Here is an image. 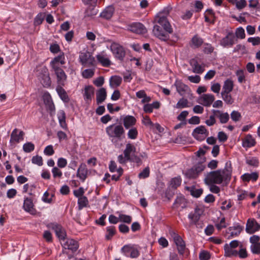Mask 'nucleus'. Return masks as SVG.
<instances>
[{
	"label": "nucleus",
	"mask_w": 260,
	"mask_h": 260,
	"mask_svg": "<svg viewBox=\"0 0 260 260\" xmlns=\"http://www.w3.org/2000/svg\"><path fill=\"white\" fill-rule=\"evenodd\" d=\"M232 172L231 164L230 162H227L223 169H219L208 173L204 179V181L207 185L220 184L223 182L227 184L231 180Z\"/></svg>",
	"instance_id": "nucleus-1"
},
{
	"label": "nucleus",
	"mask_w": 260,
	"mask_h": 260,
	"mask_svg": "<svg viewBox=\"0 0 260 260\" xmlns=\"http://www.w3.org/2000/svg\"><path fill=\"white\" fill-rule=\"evenodd\" d=\"M106 133L111 138L113 143L121 141L124 135V129L121 125L112 124L106 129Z\"/></svg>",
	"instance_id": "nucleus-2"
},
{
	"label": "nucleus",
	"mask_w": 260,
	"mask_h": 260,
	"mask_svg": "<svg viewBox=\"0 0 260 260\" xmlns=\"http://www.w3.org/2000/svg\"><path fill=\"white\" fill-rule=\"evenodd\" d=\"M169 234L173 239L174 242L176 244L179 253L182 254L185 248L184 242L181 237L176 234L174 231L170 230Z\"/></svg>",
	"instance_id": "nucleus-3"
},
{
	"label": "nucleus",
	"mask_w": 260,
	"mask_h": 260,
	"mask_svg": "<svg viewBox=\"0 0 260 260\" xmlns=\"http://www.w3.org/2000/svg\"><path fill=\"white\" fill-rule=\"evenodd\" d=\"M110 49L116 58L120 60H123L125 55V52L122 46L114 42L111 44Z\"/></svg>",
	"instance_id": "nucleus-4"
},
{
	"label": "nucleus",
	"mask_w": 260,
	"mask_h": 260,
	"mask_svg": "<svg viewBox=\"0 0 260 260\" xmlns=\"http://www.w3.org/2000/svg\"><path fill=\"white\" fill-rule=\"evenodd\" d=\"M80 60L84 66H92L95 62L94 58L92 57L89 52L81 53L79 56Z\"/></svg>",
	"instance_id": "nucleus-5"
},
{
	"label": "nucleus",
	"mask_w": 260,
	"mask_h": 260,
	"mask_svg": "<svg viewBox=\"0 0 260 260\" xmlns=\"http://www.w3.org/2000/svg\"><path fill=\"white\" fill-rule=\"evenodd\" d=\"M153 32L156 37L161 40L167 41L169 39V36L168 35V32L165 31L160 26L157 25L154 26Z\"/></svg>",
	"instance_id": "nucleus-6"
},
{
	"label": "nucleus",
	"mask_w": 260,
	"mask_h": 260,
	"mask_svg": "<svg viewBox=\"0 0 260 260\" xmlns=\"http://www.w3.org/2000/svg\"><path fill=\"white\" fill-rule=\"evenodd\" d=\"M121 251L125 254L129 252L130 256L132 258H137L140 255V252L138 249L134 246H132L131 245L124 246L122 248Z\"/></svg>",
	"instance_id": "nucleus-7"
},
{
	"label": "nucleus",
	"mask_w": 260,
	"mask_h": 260,
	"mask_svg": "<svg viewBox=\"0 0 260 260\" xmlns=\"http://www.w3.org/2000/svg\"><path fill=\"white\" fill-rule=\"evenodd\" d=\"M214 100V96L211 94H204L198 100L199 103L205 106H210Z\"/></svg>",
	"instance_id": "nucleus-8"
},
{
	"label": "nucleus",
	"mask_w": 260,
	"mask_h": 260,
	"mask_svg": "<svg viewBox=\"0 0 260 260\" xmlns=\"http://www.w3.org/2000/svg\"><path fill=\"white\" fill-rule=\"evenodd\" d=\"M260 229V224L254 219H249L246 224V230L247 233L252 234Z\"/></svg>",
	"instance_id": "nucleus-9"
},
{
	"label": "nucleus",
	"mask_w": 260,
	"mask_h": 260,
	"mask_svg": "<svg viewBox=\"0 0 260 260\" xmlns=\"http://www.w3.org/2000/svg\"><path fill=\"white\" fill-rule=\"evenodd\" d=\"M212 112L214 114L216 118L219 119L221 123H226L229 120L230 116L227 112H223L217 110H212Z\"/></svg>",
	"instance_id": "nucleus-10"
},
{
	"label": "nucleus",
	"mask_w": 260,
	"mask_h": 260,
	"mask_svg": "<svg viewBox=\"0 0 260 260\" xmlns=\"http://www.w3.org/2000/svg\"><path fill=\"white\" fill-rule=\"evenodd\" d=\"M178 92L181 95H185L186 94L190 93V90L189 87L183 84L181 81L177 80L175 83Z\"/></svg>",
	"instance_id": "nucleus-11"
},
{
	"label": "nucleus",
	"mask_w": 260,
	"mask_h": 260,
	"mask_svg": "<svg viewBox=\"0 0 260 260\" xmlns=\"http://www.w3.org/2000/svg\"><path fill=\"white\" fill-rule=\"evenodd\" d=\"M128 29L138 34H144L147 31L144 26L140 23H134L129 26Z\"/></svg>",
	"instance_id": "nucleus-12"
},
{
	"label": "nucleus",
	"mask_w": 260,
	"mask_h": 260,
	"mask_svg": "<svg viewBox=\"0 0 260 260\" xmlns=\"http://www.w3.org/2000/svg\"><path fill=\"white\" fill-rule=\"evenodd\" d=\"M53 70L56 75L58 83L63 85L64 81L67 79V76L64 72L59 67H54Z\"/></svg>",
	"instance_id": "nucleus-13"
},
{
	"label": "nucleus",
	"mask_w": 260,
	"mask_h": 260,
	"mask_svg": "<svg viewBox=\"0 0 260 260\" xmlns=\"http://www.w3.org/2000/svg\"><path fill=\"white\" fill-rule=\"evenodd\" d=\"M50 228L54 230L56 236L60 239H64L66 236L64 230L60 225L57 224H51Z\"/></svg>",
	"instance_id": "nucleus-14"
},
{
	"label": "nucleus",
	"mask_w": 260,
	"mask_h": 260,
	"mask_svg": "<svg viewBox=\"0 0 260 260\" xmlns=\"http://www.w3.org/2000/svg\"><path fill=\"white\" fill-rule=\"evenodd\" d=\"M158 22L161 25L165 31L168 32V35L173 32V29L167 18L165 17L159 18Z\"/></svg>",
	"instance_id": "nucleus-15"
},
{
	"label": "nucleus",
	"mask_w": 260,
	"mask_h": 260,
	"mask_svg": "<svg viewBox=\"0 0 260 260\" xmlns=\"http://www.w3.org/2000/svg\"><path fill=\"white\" fill-rule=\"evenodd\" d=\"M235 36L232 32H229L220 41V45L223 47L232 46L234 44Z\"/></svg>",
	"instance_id": "nucleus-16"
},
{
	"label": "nucleus",
	"mask_w": 260,
	"mask_h": 260,
	"mask_svg": "<svg viewBox=\"0 0 260 260\" xmlns=\"http://www.w3.org/2000/svg\"><path fill=\"white\" fill-rule=\"evenodd\" d=\"M96 59L104 67H108L111 64V61L108 55L104 52L98 54L96 55Z\"/></svg>",
	"instance_id": "nucleus-17"
},
{
	"label": "nucleus",
	"mask_w": 260,
	"mask_h": 260,
	"mask_svg": "<svg viewBox=\"0 0 260 260\" xmlns=\"http://www.w3.org/2000/svg\"><path fill=\"white\" fill-rule=\"evenodd\" d=\"M208 132L204 126L196 127V140L202 141L207 136Z\"/></svg>",
	"instance_id": "nucleus-18"
},
{
	"label": "nucleus",
	"mask_w": 260,
	"mask_h": 260,
	"mask_svg": "<svg viewBox=\"0 0 260 260\" xmlns=\"http://www.w3.org/2000/svg\"><path fill=\"white\" fill-rule=\"evenodd\" d=\"M78 246V243L77 241L73 239H68L64 244L63 248L71 250L72 252H74L77 250Z\"/></svg>",
	"instance_id": "nucleus-19"
},
{
	"label": "nucleus",
	"mask_w": 260,
	"mask_h": 260,
	"mask_svg": "<svg viewBox=\"0 0 260 260\" xmlns=\"http://www.w3.org/2000/svg\"><path fill=\"white\" fill-rule=\"evenodd\" d=\"M136 152V147L132 144L128 143L126 145V148L124 150V155L126 159L128 160H133L131 158V153Z\"/></svg>",
	"instance_id": "nucleus-20"
},
{
	"label": "nucleus",
	"mask_w": 260,
	"mask_h": 260,
	"mask_svg": "<svg viewBox=\"0 0 260 260\" xmlns=\"http://www.w3.org/2000/svg\"><path fill=\"white\" fill-rule=\"evenodd\" d=\"M23 208L26 211L30 213L31 214L35 213L33 203L29 199L26 198L25 199L23 204Z\"/></svg>",
	"instance_id": "nucleus-21"
},
{
	"label": "nucleus",
	"mask_w": 260,
	"mask_h": 260,
	"mask_svg": "<svg viewBox=\"0 0 260 260\" xmlns=\"http://www.w3.org/2000/svg\"><path fill=\"white\" fill-rule=\"evenodd\" d=\"M242 228L239 226L230 227L228 229V233L230 234L228 238L230 239L234 236H238L241 232Z\"/></svg>",
	"instance_id": "nucleus-22"
},
{
	"label": "nucleus",
	"mask_w": 260,
	"mask_h": 260,
	"mask_svg": "<svg viewBox=\"0 0 260 260\" xmlns=\"http://www.w3.org/2000/svg\"><path fill=\"white\" fill-rule=\"evenodd\" d=\"M107 96V92L105 88H101L96 92V102L98 104L103 102Z\"/></svg>",
	"instance_id": "nucleus-23"
},
{
	"label": "nucleus",
	"mask_w": 260,
	"mask_h": 260,
	"mask_svg": "<svg viewBox=\"0 0 260 260\" xmlns=\"http://www.w3.org/2000/svg\"><path fill=\"white\" fill-rule=\"evenodd\" d=\"M136 119L133 116H126L123 119V124L126 128H129L130 127L136 124Z\"/></svg>",
	"instance_id": "nucleus-24"
},
{
	"label": "nucleus",
	"mask_w": 260,
	"mask_h": 260,
	"mask_svg": "<svg viewBox=\"0 0 260 260\" xmlns=\"http://www.w3.org/2000/svg\"><path fill=\"white\" fill-rule=\"evenodd\" d=\"M224 256L226 257L236 256L238 255V251L234 248L229 246V244H226L224 246Z\"/></svg>",
	"instance_id": "nucleus-25"
},
{
	"label": "nucleus",
	"mask_w": 260,
	"mask_h": 260,
	"mask_svg": "<svg viewBox=\"0 0 260 260\" xmlns=\"http://www.w3.org/2000/svg\"><path fill=\"white\" fill-rule=\"evenodd\" d=\"M114 9L113 7L110 6L106 8L101 14V17L106 19H110L113 15Z\"/></svg>",
	"instance_id": "nucleus-26"
},
{
	"label": "nucleus",
	"mask_w": 260,
	"mask_h": 260,
	"mask_svg": "<svg viewBox=\"0 0 260 260\" xmlns=\"http://www.w3.org/2000/svg\"><path fill=\"white\" fill-rule=\"evenodd\" d=\"M87 170L85 164H81L77 171V176L82 180H84L86 178Z\"/></svg>",
	"instance_id": "nucleus-27"
},
{
	"label": "nucleus",
	"mask_w": 260,
	"mask_h": 260,
	"mask_svg": "<svg viewBox=\"0 0 260 260\" xmlns=\"http://www.w3.org/2000/svg\"><path fill=\"white\" fill-rule=\"evenodd\" d=\"M233 82L232 80L228 79L224 82L221 93H230L233 89Z\"/></svg>",
	"instance_id": "nucleus-28"
},
{
	"label": "nucleus",
	"mask_w": 260,
	"mask_h": 260,
	"mask_svg": "<svg viewBox=\"0 0 260 260\" xmlns=\"http://www.w3.org/2000/svg\"><path fill=\"white\" fill-rule=\"evenodd\" d=\"M44 102L47 107V108L50 110V115L52 116L53 113L55 110V107L49 95H47L45 96Z\"/></svg>",
	"instance_id": "nucleus-29"
},
{
	"label": "nucleus",
	"mask_w": 260,
	"mask_h": 260,
	"mask_svg": "<svg viewBox=\"0 0 260 260\" xmlns=\"http://www.w3.org/2000/svg\"><path fill=\"white\" fill-rule=\"evenodd\" d=\"M94 95V88L92 86H88L85 88V92L84 94V99L87 100H91V98Z\"/></svg>",
	"instance_id": "nucleus-30"
},
{
	"label": "nucleus",
	"mask_w": 260,
	"mask_h": 260,
	"mask_svg": "<svg viewBox=\"0 0 260 260\" xmlns=\"http://www.w3.org/2000/svg\"><path fill=\"white\" fill-rule=\"evenodd\" d=\"M59 63L61 64H63L64 63V56L63 55H58L53 59L51 62V66L52 69L54 68V67H59Z\"/></svg>",
	"instance_id": "nucleus-31"
},
{
	"label": "nucleus",
	"mask_w": 260,
	"mask_h": 260,
	"mask_svg": "<svg viewBox=\"0 0 260 260\" xmlns=\"http://www.w3.org/2000/svg\"><path fill=\"white\" fill-rule=\"evenodd\" d=\"M58 121L60 126L63 129H67V124L66 122V114L63 111H60L58 115Z\"/></svg>",
	"instance_id": "nucleus-32"
},
{
	"label": "nucleus",
	"mask_w": 260,
	"mask_h": 260,
	"mask_svg": "<svg viewBox=\"0 0 260 260\" xmlns=\"http://www.w3.org/2000/svg\"><path fill=\"white\" fill-rule=\"evenodd\" d=\"M56 91L60 98L66 103L69 102V98L66 91L61 86H58L56 88Z\"/></svg>",
	"instance_id": "nucleus-33"
},
{
	"label": "nucleus",
	"mask_w": 260,
	"mask_h": 260,
	"mask_svg": "<svg viewBox=\"0 0 260 260\" xmlns=\"http://www.w3.org/2000/svg\"><path fill=\"white\" fill-rule=\"evenodd\" d=\"M18 130L15 129L12 133L11 135L10 141H16L18 142L20 139H22L24 135V133L22 131L20 132L19 135L17 134Z\"/></svg>",
	"instance_id": "nucleus-34"
},
{
	"label": "nucleus",
	"mask_w": 260,
	"mask_h": 260,
	"mask_svg": "<svg viewBox=\"0 0 260 260\" xmlns=\"http://www.w3.org/2000/svg\"><path fill=\"white\" fill-rule=\"evenodd\" d=\"M258 178V175L256 173H252L251 174L246 173L242 176V178L244 181H249L250 180L256 181Z\"/></svg>",
	"instance_id": "nucleus-35"
},
{
	"label": "nucleus",
	"mask_w": 260,
	"mask_h": 260,
	"mask_svg": "<svg viewBox=\"0 0 260 260\" xmlns=\"http://www.w3.org/2000/svg\"><path fill=\"white\" fill-rule=\"evenodd\" d=\"M254 144L255 141L250 135H247L243 142V146L245 147H250L254 146Z\"/></svg>",
	"instance_id": "nucleus-36"
},
{
	"label": "nucleus",
	"mask_w": 260,
	"mask_h": 260,
	"mask_svg": "<svg viewBox=\"0 0 260 260\" xmlns=\"http://www.w3.org/2000/svg\"><path fill=\"white\" fill-rule=\"evenodd\" d=\"M121 81V77L117 76H113L110 78V85L113 87H117L120 85Z\"/></svg>",
	"instance_id": "nucleus-37"
},
{
	"label": "nucleus",
	"mask_w": 260,
	"mask_h": 260,
	"mask_svg": "<svg viewBox=\"0 0 260 260\" xmlns=\"http://www.w3.org/2000/svg\"><path fill=\"white\" fill-rule=\"evenodd\" d=\"M88 203L87 198L85 196L80 197L78 198V204L79 210H81L83 207H86Z\"/></svg>",
	"instance_id": "nucleus-38"
},
{
	"label": "nucleus",
	"mask_w": 260,
	"mask_h": 260,
	"mask_svg": "<svg viewBox=\"0 0 260 260\" xmlns=\"http://www.w3.org/2000/svg\"><path fill=\"white\" fill-rule=\"evenodd\" d=\"M107 232L108 234L106 235V239L108 240H110L116 233L115 228L114 226L107 227Z\"/></svg>",
	"instance_id": "nucleus-39"
},
{
	"label": "nucleus",
	"mask_w": 260,
	"mask_h": 260,
	"mask_svg": "<svg viewBox=\"0 0 260 260\" xmlns=\"http://www.w3.org/2000/svg\"><path fill=\"white\" fill-rule=\"evenodd\" d=\"M41 82L44 86H49L51 84L50 78L48 73L44 74L41 77Z\"/></svg>",
	"instance_id": "nucleus-40"
},
{
	"label": "nucleus",
	"mask_w": 260,
	"mask_h": 260,
	"mask_svg": "<svg viewBox=\"0 0 260 260\" xmlns=\"http://www.w3.org/2000/svg\"><path fill=\"white\" fill-rule=\"evenodd\" d=\"M181 179L180 177H175L171 180L170 185L172 188L176 189L181 184Z\"/></svg>",
	"instance_id": "nucleus-41"
},
{
	"label": "nucleus",
	"mask_w": 260,
	"mask_h": 260,
	"mask_svg": "<svg viewBox=\"0 0 260 260\" xmlns=\"http://www.w3.org/2000/svg\"><path fill=\"white\" fill-rule=\"evenodd\" d=\"M222 99L227 104H232L234 102V99L232 98L230 93H221Z\"/></svg>",
	"instance_id": "nucleus-42"
},
{
	"label": "nucleus",
	"mask_w": 260,
	"mask_h": 260,
	"mask_svg": "<svg viewBox=\"0 0 260 260\" xmlns=\"http://www.w3.org/2000/svg\"><path fill=\"white\" fill-rule=\"evenodd\" d=\"M97 14V10L93 6H89L85 12L86 17H92Z\"/></svg>",
	"instance_id": "nucleus-43"
},
{
	"label": "nucleus",
	"mask_w": 260,
	"mask_h": 260,
	"mask_svg": "<svg viewBox=\"0 0 260 260\" xmlns=\"http://www.w3.org/2000/svg\"><path fill=\"white\" fill-rule=\"evenodd\" d=\"M23 149L25 152H30L34 150L35 146L32 143L28 142L24 144Z\"/></svg>",
	"instance_id": "nucleus-44"
},
{
	"label": "nucleus",
	"mask_w": 260,
	"mask_h": 260,
	"mask_svg": "<svg viewBox=\"0 0 260 260\" xmlns=\"http://www.w3.org/2000/svg\"><path fill=\"white\" fill-rule=\"evenodd\" d=\"M200 260H209L210 258V253L206 250L202 251L199 254Z\"/></svg>",
	"instance_id": "nucleus-45"
},
{
	"label": "nucleus",
	"mask_w": 260,
	"mask_h": 260,
	"mask_svg": "<svg viewBox=\"0 0 260 260\" xmlns=\"http://www.w3.org/2000/svg\"><path fill=\"white\" fill-rule=\"evenodd\" d=\"M138 135V131L136 128L130 129L127 133L128 137L131 139H135Z\"/></svg>",
	"instance_id": "nucleus-46"
},
{
	"label": "nucleus",
	"mask_w": 260,
	"mask_h": 260,
	"mask_svg": "<svg viewBox=\"0 0 260 260\" xmlns=\"http://www.w3.org/2000/svg\"><path fill=\"white\" fill-rule=\"evenodd\" d=\"M236 75L238 77V80L240 83H242L245 81V74L244 72L242 70H238L236 72Z\"/></svg>",
	"instance_id": "nucleus-47"
},
{
	"label": "nucleus",
	"mask_w": 260,
	"mask_h": 260,
	"mask_svg": "<svg viewBox=\"0 0 260 260\" xmlns=\"http://www.w3.org/2000/svg\"><path fill=\"white\" fill-rule=\"evenodd\" d=\"M250 249L254 254L260 253V243L251 244Z\"/></svg>",
	"instance_id": "nucleus-48"
},
{
	"label": "nucleus",
	"mask_w": 260,
	"mask_h": 260,
	"mask_svg": "<svg viewBox=\"0 0 260 260\" xmlns=\"http://www.w3.org/2000/svg\"><path fill=\"white\" fill-rule=\"evenodd\" d=\"M119 219L120 221L124 222L127 223H131L132 221V218L131 216L124 214H120L119 216Z\"/></svg>",
	"instance_id": "nucleus-49"
},
{
	"label": "nucleus",
	"mask_w": 260,
	"mask_h": 260,
	"mask_svg": "<svg viewBox=\"0 0 260 260\" xmlns=\"http://www.w3.org/2000/svg\"><path fill=\"white\" fill-rule=\"evenodd\" d=\"M187 100L182 98L178 101V102L176 104V108L178 109L183 108L187 107Z\"/></svg>",
	"instance_id": "nucleus-50"
},
{
	"label": "nucleus",
	"mask_w": 260,
	"mask_h": 260,
	"mask_svg": "<svg viewBox=\"0 0 260 260\" xmlns=\"http://www.w3.org/2000/svg\"><path fill=\"white\" fill-rule=\"evenodd\" d=\"M31 161L33 164H37L39 166H41L43 165L42 157L39 155L33 156Z\"/></svg>",
	"instance_id": "nucleus-51"
},
{
	"label": "nucleus",
	"mask_w": 260,
	"mask_h": 260,
	"mask_svg": "<svg viewBox=\"0 0 260 260\" xmlns=\"http://www.w3.org/2000/svg\"><path fill=\"white\" fill-rule=\"evenodd\" d=\"M150 171L149 167L145 168L141 173L139 174L140 178H146L149 176Z\"/></svg>",
	"instance_id": "nucleus-52"
},
{
	"label": "nucleus",
	"mask_w": 260,
	"mask_h": 260,
	"mask_svg": "<svg viewBox=\"0 0 260 260\" xmlns=\"http://www.w3.org/2000/svg\"><path fill=\"white\" fill-rule=\"evenodd\" d=\"M193 13V9H191L190 10H186L184 14L181 16V17L184 20L188 19L192 17Z\"/></svg>",
	"instance_id": "nucleus-53"
},
{
	"label": "nucleus",
	"mask_w": 260,
	"mask_h": 260,
	"mask_svg": "<svg viewBox=\"0 0 260 260\" xmlns=\"http://www.w3.org/2000/svg\"><path fill=\"white\" fill-rule=\"evenodd\" d=\"M94 72L91 69L85 70L82 72V75L84 78H91L93 76Z\"/></svg>",
	"instance_id": "nucleus-54"
},
{
	"label": "nucleus",
	"mask_w": 260,
	"mask_h": 260,
	"mask_svg": "<svg viewBox=\"0 0 260 260\" xmlns=\"http://www.w3.org/2000/svg\"><path fill=\"white\" fill-rule=\"evenodd\" d=\"M214 48L211 45L209 44H205L204 45L203 51L205 53L209 54L213 52Z\"/></svg>",
	"instance_id": "nucleus-55"
},
{
	"label": "nucleus",
	"mask_w": 260,
	"mask_h": 260,
	"mask_svg": "<svg viewBox=\"0 0 260 260\" xmlns=\"http://www.w3.org/2000/svg\"><path fill=\"white\" fill-rule=\"evenodd\" d=\"M231 116L232 119L235 122L239 121L241 116L240 113L239 112L236 111H233L231 114Z\"/></svg>",
	"instance_id": "nucleus-56"
},
{
	"label": "nucleus",
	"mask_w": 260,
	"mask_h": 260,
	"mask_svg": "<svg viewBox=\"0 0 260 260\" xmlns=\"http://www.w3.org/2000/svg\"><path fill=\"white\" fill-rule=\"evenodd\" d=\"M236 35L237 38L244 39L245 37L244 29L242 27H239L236 30Z\"/></svg>",
	"instance_id": "nucleus-57"
},
{
	"label": "nucleus",
	"mask_w": 260,
	"mask_h": 260,
	"mask_svg": "<svg viewBox=\"0 0 260 260\" xmlns=\"http://www.w3.org/2000/svg\"><path fill=\"white\" fill-rule=\"evenodd\" d=\"M216 116H214V114L212 113V114L210 116L209 119L206 120L205 122L208 126H212L216 123Z\"/></svg>",
	"instance_id": "nucleus-58"
},
{
	"label": "nucleus",
	"mask_w": 260,
	"mask_h": 260,
	"mask_svg": "<svg viewBox=\"0 0 260 260\" xmlns=\"http://www.w3.org/2000/svg\"><path fill=\"white\" fill-rule=\"evenodd\" d=\"M44 152L47 155H53L54 153L53 146L52 145H48L44 149Z\"/></svg>",
	"instance_id": "nucleus-59"
},
{
	"label": "nucleus",
	"mask_w": 260,
	"mask_h": 260,
	"mask_svg": "<svg viewBox=\"0 0 260 260\" xmlns=\"http://www.w3.org/2000/svg\"><path fill=\"white\" fill-rule=\"evenodd\" d=\"M52 173L53 177L54 178L56 177H61L62 176V172L57 167H54L52 169Z\"/></svg>",
	"instance_id": "nucleus-60"
},
{
	"label": "nucleus",
	"mask_w": 260,
	"mask_h": 260,
	"mask_svg": "<svg viewBox=\"0 0 260 260\" xmlns=\"http://www.w3.org/2000/svg\"><path fill=\"white\" fill-rule=\"evenodd\" d=\"M211 90L216 93H219L220 90V85L218 83H213L211 87Z\"/></svg>",
	"instance_id": "nucleus-61"
},
{
	"label": "nucleus",
	"mask_w": 260,
	"mask_h": 260,
	"mask_svg": "<svg viewBox=\"0 0 260 260\" xmlns=\"http://www.w3.org/2000/svg\"><path fill=\"white\" fill-rule=\"evenodd\" d=\"M188 114V112L186 111H182L178 116L177 119L181 121H186L185 118Z\"/></svg>",
	"instance_id": "nucleus-62"
},
{
	"label": "nucleus",
	"mask_w": 260,
	"mask_h": 260,
	"mask_svg": "<svg viewBox=\"0 0 260 260\" xmlns=\"http://www.w3.org/2000/svg\"><path fill=\"white\" fill-rule=\"evenodd\" d=\"M218 139L220 142H225L228 139V136L223 132H220L218 134Z\"/></svg>",
	"instance_id": "nucleus-63"
},
{
	"label": "nucleus",
	"mask_w": 260,
	"mask_h": 260,
	"mask_svg": "<svg viewBox=\"0 0 260 260\" xmlns=\"http://www.w3.org/2000/svg\"><path fill=\"white\" fill-rule=\"evenodd\" d=\"M248 41L252 44L253 45H257L260 44V38H249L248 39Z\"/></svg>",
	"instance_id": "nucleus-64"
}]
</instances>
